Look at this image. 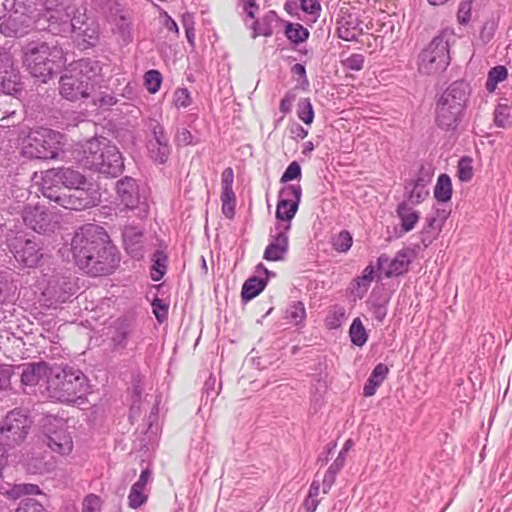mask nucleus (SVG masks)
<instances>
[{"label": "nucleus", "instance_id": "nucleus-1", "mask_svg": "<svg viewBox=\"0 0 512 512\" xmlns=\"http://www.w3.org/2000/svg\"><path fill=\"white\" fill-rule=\"evenodd\" d=\"M71 251L77 266L93 276L112 273L119 261L108 234L96 224H85L75 232Z\"/></svg>", "mask_w": 512, "mask_h": 512}, {"label": "nucleus", "instance_id": "nucleus-2", "mask_svg": "<svg viewBox=\"0 0 512 512\" xmlns=\"http://www.w3.org/2000/svg\"><path fill=\"white\" fill-rule=\"evenodd\" d=\"M47 29L55 35L73 32L81 49L94 47L99 41V25L94 20H89L84 13H80L72 1L61 16L51 14Z\"/></svg>", "mask_w": 512, "mask_h": 512}, {"label": "nucleus", "instance_id": "nucleus-3", "mask_svg": "<svg viewBox=\"0 0 512 512\" xmlns=\"http://www.w3.org/2000/svg\"><path fill=\"white\" fill-rule=\"evenodd\" d=\"M23 64L33 77L46 83L62 70L66 58L62 47L57 44L32 42L24 48Z\"/></svg>", "mask_w": 512, "mask_h": 512}, {"label": "nucleus", "instance_id": "nucleus-4", "mask_svg": "<svg viewBox=\"0 0 512 512\" xmlns=\"http://www.w3.org/2000/svg\"><path fill=\"white\" fill-rule=\"evenodd\" d=\"M48 374L46 391L51 399L62 403H76L89 392L88 378L79 369L70 366L52 367Z\"/></svg>", "mask_w": 512, "mask_h": 512}, {"label": "nucleus", "instance_id": "nucleus-5", "mask_svg": "<svg viewBox=\"0 0 512 512\" xmlns=\"http://www.w3.org/2000/svg\"><path fill=\"white\" fill-rule=\"evenodd\" d=\"M71 0H14L9 23L15 33L24 34L43 15L49 22L51 14L61 16Z\"/></svg>", "mask_w": 512, "mask_h": 512}, {"label": "nucleus", "instance_id": "nucleus-6", "mask_svg": "<svg viewBox=\"0 0 512 512\" xmlns=\"http://www.w3.org/2000/svg\"><path fill=\"white\" fill-rule=\"evenodd\" d=\"M83 152L85 165L90 169L110 177H117L123 172L122 155L106 138L90 139Z\"/></svg>", "mask_w": 512, "mask_h": 512}, {"label": "nucleus", "instance_id": "nucleus-7", "mask_svg": "<svg viewBox=\"0 0 512 512\" xmlns=\"http://www.w3.org/2000/svg\"><path fill=\"white\" fill-rule=\"evenodd\" d=\"M63 135L49 128L31 130L23 141L22 154L30 159H55L62 150Z\"/></svg>", "mask_w": 512, "mask_h": 512}, {"label": "nucleus", "instance_id": "nucleus-8", "mask_svg": "<svg viewBox=\"0 0 512 512\" xmlns=\"http://www.w3.org/2000/svg\"><path fill=\"white\" fill-rule=\"evenodd\" d=\"M31 424L29 416L21 409L8 412L0 422V448H4L7 461L12 456L11 451L26 439Z\"/></svg>", "mask_w": 512, "mask_h": 512}, {"label": "nucleus", "instance_id": "nucleus-9", "mask_svg": "<svg viewBox=\"0 0 512 512\" xmlns=\"http://www.w3.org/2000/svg\"><path fill=\"white\" fill-rule=\"evenodd\" d=\"M449 63V42L445 35H439L419 54L418 71L425 75H437L443 72Z\"/></svg>", "mask_w": 512, "mask_h": 512}, {"label": "nucleus", "instance_id": "nucleus-10", "mask_svg": "<svg viewBox=\"0 0 512 512\" xmlns=\"http://www.w3.org/2000/svg\"><path fill=\"white\" fill-rule=\"evenodd\" d=\"M42 181L45 197H54L55 187L63 186L71 190L92 183L85 175L72 167L48 169L45 171Z\"/></svg>", "mask_w": 512, "mask_h": 512}, {"label": "nucleus", "instance_id": "nucleus-11", "mask_svg": "<svg viewBox=\"0 0 512 512\" xmlns=\"http://www.w3.org/2000/svg\"><path fill=\"white\" fill-rule=\"evenodd\" d=\"M8 247L23 267H36L43 257V243L35 236L17 235L9 240Z\"/></svg>", "mask_w": 512, "mask_h": 512}, {"label": "nucleus", "instance_id": "nucleus-12", "mask_svg": "<svg viewBox=\"0 0 512 512\" xmlns=\"http://www.w3.org/2000/svg\"><path fill=\"white\" fill-rule=\"evenodd\" d=\"M65 209L81 211L95 206L98 202V192L93 183L71 189L69 193H54L47 197Z\"/></svg>", "mask_w": 512, "mask_h": 512}, {"label": "nucleus", "instance_id": "nucleus-13", "mask_svg": "<svg viewBox=\"0 0 512 512\" xmlns=\"http://www.w3.org/2000/svg\"><path fill=\"white\" fill-rule=\"evenodd\" d=\"M44 442L55 453L69 455L73 449V440L68 433L65 423L56 418L48 419L44 425Z\"/></svg>", "mask_w": 512, "mask_h": 512}, {"label": "nucleus", "instance_id": "nucleus-14", "mask_svg": "<svg viewBox=\"0 0 512 512\" xmlns=\"http://www.w3.org/2000/svg\"><path fill=\"white\" fill-rule=\"evenodd\" d=\"M302 196V188L299 184L284 186L279 193L276 207L277 224H290L294 218Z\"/></svg>", "mask_w": 512, "mask_h": 512}, {"label": "nucleus", "instance_id": "nucleus-15", "mask_svg": "<svg viewBox=\"0 0 512 512\" xmlns=\"http://www.w3.org/2000/svg\"><path fill=\"white\" fill-rule=\"evenodd\" d=\"M22 218L26 226L38 233L52 231L55 227V215L44 205H28L24 208Z\"/></svg>", "mask_w": 512, "mask_h": 512}, {"label": "nucleus", "instance_id": "nucleus-16", "mask_svg": "<svg viewBox=\"0 0 512 512\" xmlns=\"http://www.w3.org/2000/svg\"><path fill=\"white\" fill-rule=\"evenodd\" d=\"M60 94L69 101H77L90 96L93 88L87 81L77 76L70 69L60 78Z\"/></svg>", "mask_w": 512, "mask_h": 512}, {"label": "nucleus", "instance_id": "nucleus-17", "mask_svg": "<svg viewBox=\"0 0 512 512\" xmlns=\"http://www.w3.org/2000/svg\"><path fill=\"white\" fill-rule=\"evenodd\" d=\"M152 138L148 141V152L150 157L160 164H164L170 155L171 147L169 139L161 124L155 122L150 125Z\"/></svg>", "mask_w": 512, "mask_h": 512}, {"label": "nucleus", "instance_id": "nucleus-18", "mask_svg": "<svg viewBox=\"0 0 512 512\" xmlns=\"http://www.w3.org/2000/svg\"><path fill=\"white\" fill-rule=\"evenodd\" d=\"M290 224H276V234L272 236V240L267 245L263 258L267 261H281L284 259L289 246L288 231Z\"/></svg>", "mask_w": 512, "mask_h": 512}, {"label": "nucleus", "instance_id": "nucleus-19", "mask_svg": "<svg viewBox=\"0 0 512 512\" xmlns=\"http://www.w3.org/2000/svg\"><path fill=\"white\" fill-rule=\"evenodd\" d=\"M469 85L464 81L453 82L440 96L437 104L454 107V110L464 111L469 95Z\"/></svg>", "mask_w": 512, "mask_h": 512}, {"label": "nucleus", "instance_id": "nucleus-20", "mask_svg": "<svg viewBox=\"0 0 512 512\" xmlns=\"http://www.w3.org/2000/svg\"><path fill=\"white\" fill-rule=\"evenodd\" d=\"M411 254L412 251L409 248L397 252L393 259H390L386 254H382L378 258V267L385 270V276L388 278L402 275L408 270L411 263Z\"/></svg>", "mask_w": 512, "mask_h": 512}, {"label": "nucleus", "instance_id": "nucleus-21", "mask_svg": "<svg viewBox=\"0 0 512 512\" xmlns=\"http://www.w3.org/2000/svg\"><path fill=\"white\" fill-rule=\"evenodd\" d=\"M110 341L114 351H123L128 347L129 339L135 331V322L128 317H120L111 326Z\"/></svg>", "mask_w": 512, "mask_h": 512}, {"label": "nucleus", "instance_id": "nucleus-22", "mask_svg": "<svg viewBox=\"0 0 512 512\" xmlns=\"http://www.w3.org/2000/svg\"><path fill=\"white\" fill-rule=\"evenodd\" d=\"M76 292L75 284L66 276H56L51 279L44 295L55 303H64Z\"/></svg>", "mask_w": 512, "mask_h": 512}, {"label": "nucleus", "instance_id": "nucleus-23", "mask_svg": "<svg viewBox=\"0 0 512 512\" xmlns=\"http://www.w3.org/2000/svg\"><path fill=\"white\" fill-rule=\"evenodd\" d=\"M117 195L120 203L127 209H135L140 203L139 189L136 180L124 177L116 184Z\"/></svg>", "mask_w": 512, "mask_h": 512}, {"label": "nucleus", "instance_id": "nucleus-24", "mask_svg": "<svg viewBox=\"0 0 512 512\" xmlns=\"http://www.w3.org/2000/svg\"><path fill=\"white\" fill-rule=\"evenodd\" d=\"M70 70L82 78L83 81H87L94 89L95 79L100 75L102 68L98 61L83 58L72 64Z\"/></svg>", "mask_w": 512, "mask_h": 512}, {"label": "nucleus", "instance_id": "nucleus-25", "mask_svg": "<svg viewBox=\"0 0 512 512\" xmlns=\"http://www.w3.org/2000/svg\"><path fill=\"white\" fill-rule=\"evenodd\" d=\"M337 23V34L342 40L355 41L362 34L361 21L355 15L342 16Z\"/></svg>", "mask_w": 512, "mask_h": 512}, {"label": "nucleus", "instance_id": "nucleus-26", "mask_svg": "<svg viewBox=\"0 0 512 512\" xmlns=\"http://www.w3.org/2000/svg\"><path fill=\"white\" fill-rule=\"evenodd\" d=\"M454 107H446L437 104L436 123L439 128L446 131L455 130L461 122L462 111L453 110Z\"/></svg>", "mask_w": 512, "mask_h": 512}, {"label": "nucleus", "instance_id": "nucleus-27", "mask_svg": "<svg viewBox=\"0 0 512 512\" xmlns=\"http://www.w3.org/2000/svg\"><path fill=\"white\" fill-rule=\"evenodd\" d=\"M51 369L52 367H48L44 362L25 364L21 372V382L27 386H34L43 377H46L48 380V373H50Z\"/></svg>", "mask_w": 512, "mask_h": 512}, {"label": "nucleus", "instance_id": "nucleus-28", "mask_svg": "<svg viewBox=\"0 0 512 512\" xmlns=\"http://www.w3.org/2000/svg\"><path fill=\"white\" fill-rule=\"evenodd\" d=\"M142 237V229L137 226L126 225L123 228V244L128 254L131 256H137L140 254L142 248Z\"/></svg>", "mask_w": 512, "mask_h": 512}, {"label": "nucleus", "instance_id": "nucleus-29", "mask_svg": "<svg viewBox=\"0 0 512 512\" xmlns=\"http://www.w3.org/2000/svg\"><path fill=\"white\" fill-rule=\"evenodd\" d=\"M388 373L389 368L385 364H377L363 387V395L365 397L373 396L376 393L377 388L380 387L386 379Z\"/></svg>", "mask_w": 512, "mask_h": 512}, {"label": "nucleus", "instance_id": "nucleus-30", "mask_svg": "<svg viewBox=\"0 0 512 512\" xmlns=\"http://www.w3.org/2000/svg\"><path fill=\"white\" fill-rule=\"evenodd\" d=\"M21 90V76L14 67L10 70L0 72V91L5 94H15Z\"/></svg>", "mask_w": 512, "mask_h": 512}, {"label": "nucleus", "instance_id": "nucleus-31", "mask_svg": "<svg viewBox=\"0 0 512 512\" xmlns=\"http://www.w3.org/2000/svg\"><path fill=\"white\" fill-rule=\"evenodd\" d=\"M280 19L275 11H268L263 18L255 20L251 26L253 33L252 38L255 39L259 35L270 37L273 34V23L279 22Z\"/></svg>", "mask_w": 512, "mask_h": 512}, {"label": "nucleus", "instance_id": "nucleus-32", "mask_svg": "<svg viewBox=\"0 0 512 512\" xmlns=\"http://www.w3.org/2000/svg\"><path fill=\"white\" fill-rule=\"evenodd\" d=\"M397 215L401 220V229L405 233L414 229L419 221V213L406 202H402L398 205Z\"/></svg>", "mask_w": 512, "mask_h": 512}, {"label": "nucleus", "instance_id": "nucleus-33", "mask_svg": "<svg viewBox=\"0 0 512 512\" xmlns=\"http://www.w3.org/2000/svg\"><path fill=\"white\" fill-rule=\"evenodd\" d=\"M267 285V279L252 276L248 278L241 291V297L244 302L250 301L259 295Z\"/></svg>", "mask_w": 512, "mask_h": 512}, {"label": "nucleus", "instance_id": "nucleus-34", "mask_svg": "<svg viewBox=\"0 0 512 512\" xmlns=\"http://www.w3.org/2000/svg\"><path fill=\"white\" fill-rule=\"evenodd\" d=\"M25 467L28 473L44 474L53 469V463L47 461L41 453H33L27 458Z\"/></svg>", "mask_w": 512, "mask_h": 512}, {"label": "nucleus", "instance_id": "nucleus-35", "mask_svg": "<svg viewBox=\"0 0 512 512\" xmlns=\"http://www.w3.org/2000/svg\"><path fill=\"white\" fill-rule=\"evenodd\" d=\"M452 196V182L448 174H440L434 187V197L438 202H448Z\"/></svg>", "mask_w": 512, "mask_h": 512}, {"label": "nucleus", "instance_id": "nucleus-36", "mask_svg": "<svg viewBox=\"0 0 512 512\" xmlns=\"http://www.w3.org/2000/svg\"><path fill=\"white\" fill-rule=\"evenodd\" d=\"M168 256L163 250H156L152 255L151 278L160 281L167 271Z\"/></svg>", "mask_w": 512, "mask_h": 512}, {"label": "nucleus", "instance_id": "nucleus-37", "mask_svg": "<svg viewBox=\"0 0 512 512\" xmlns=\"http://www.w3.org/2000/svg\"><path fill=\"white\" fill-rule=\"evenodd\" d=\"M285 319L295 326H303L306 319L304 303L301 301L291 303L286 309Z\"/></svg>", "mask_w": 512, "mask_h": 512}, {"label": "nucleus", "instance_id": "nucleus-38", "mask_svg": "<svg viewBox=\"0 0 512 512\" xmlns=\"http://www.w3.org/2000/svg\"><path fill=\"white\" fill-rule=\"evenodd\" d=\"M286 37L294 44L305 42L309 38V31L299 23L287 22L285 26Z\"/></svg>", "mask_w": 512, "mask_h": 512}, {"label": "nucleus", "instance_id": "nucleus-39", "mask_svg": "<svg viewBox=\"0 0 512 512\" xmlns=\"http://www.w3.org/2000/svg\"><path fill=\"white\" fill-rule=\"evenodd\" d=\"M320 482L318 480H313L308 494L303 502V507L307 512H315L319 503H320Z\"/></svg>", "mask_w": 512, "mask_h": 512}, {"label": "nucleus", "instance_id": "nucleus-40", "mask_svg": "<svg viewBox=\"0 0 512 512\" xmlns=\"http://www.w3.org/2000/svg\"><path fill=\"white\" fill-rule=\"evenodd\" d=\"M349 335L351 342L358 347H362L367 342L368 335L360 318L353 320L349 329Z\"/></svg>", "mask_w": 512, "mask_h": 512}, {"label": "nucleus", "instance_id": "nucleus-41", "mask_svg": "<svg viewBox=\"0 0 512 512\" xmlns=\"http://www.w3.org/2000/svg\"><path fill=\"white\" fill-rule=\"evenodd\" d=\"M148 494L146 488H143L137 483H134L131 487L128 495V505L132 509H137L146 503Z\"/></svg>", "mask_w": 512, "mask_h": 512}, {"label": "nucleus", "instance_id": "nucleus-42", "mask_svg": "<svg viewBox=\"0 0 512 512\" xmlns=\"http://www.w3.org/2000/svg\"><path fill=\"white\" fill-rule=\"evenodd\" d=\"M346 311L343 306L340 305H334L330 309L326 319L325 323L326 326L330 329H336L341 326L343 320L345 319Z\"/></svg>", "mask_w": 512, "mask_h": 512}, {"label": "nucleus", "instance_id": "nucleus-43", "mask_svg": "<svg viewBox=\"0 0 512 512\" xmlns=\"http://www.w3.org/2000/svg\"><path fill=\"white\" fill-rule=\"evenodd\" d=\"M508 72L505 66H495L489 73L486 82V88L488 91H494L497 84L504 81L507 78Z\"/></svg>", "mask_w": 512, "mask_h": 512}, {"label": "nucleus", "instance_id": "nucleus-44", "mask_svg": "<svg viewBox=\"0 0 512 512\" xmlns=\"http://www.w3.org/2000/svg\"><path fill=\"white\" fill-rule=\"evenodd\" d=\"M115 30L125 43L132 41L131 21L125 15L116 18Z\"/></svg>", "mask_w": 512, "mask_h": 512}, {"label": "nucleus", "instance_id": "nucleus-45", "mask_svg": "<svg viewBox=\"0 0 512 512\" xmlns=\"http://www.w3.org/2000/svg\"><path fill=\"white\" fill-rule=\"evenodd\" d=\"M297 115L305 124L310 125L314 120V110L309 98L300 99L297 105Z\"/></svg>", "mask_w": 512, "mask_h": 512}, {"label": "nucleus", "instance_id": "nucleus-46", "mask_svg": "<svg viewBox=\"0 0 512 512\" xmlns=\"http://www.w3.org/2000/svg\"><path fill=\"white\" fill-rule=\"evenodd\" d=\"M352 243V235L346 230H342L332 237V246L338 252H347L351 248Z\"/></svg>", "mask_w": 512, "mask_h": 512}, {"label": "nucleus", "instance_id": "nucleus-47", "mask_svg": "<svg viewBox=\"0 0 512 512\" xmlns=\"http://www.w3.org/2000/svg\"><path fill=\"white\" fill-rule=\"evenodd\" d=\"M145 86L150 93L159 91L162 83V75L158 70H149L144 75Z\"/></svg>", "mask_w": 512, "mask_h": 512}, {"label": "nucleus", "instance_id": "nucleus-48", "mask_svg": "<svg viewBox=\"0 0 512 512\" xmlns=\"http://www.w3.org/2000/svg\"><path fill=\"white\" fill-rule=\"evenodd\" d=\"M458 178L462 182H468L473 177L472 159L470 157H462L458 162Z\"/></svg>", "mask_w": 512, "mask_h": 512}, {"label": "nucleus", "instance_id": "nucleus-49", "mask_svg": "<svg viewBox=\"0 0 512 512\" xmlns=\"http://www.w3.org/2000/svg\"><path fill=\"white\" fill-rule=\"evenodd\" d=\"M387 300H379V301H371L370 302V312L374 319L378 322H382L387 315Z\"/></svg>", "mask_w": 512, "mask_h": 512}, {"label": "nucleus", "instance_id": "nucleus-50", "mask_svg": "<svg viewBox=\"0 0 512 512\" xmlns=\"http://www.w3.org/2000/svg\"><path fill=\"white\" fill-rule=\"evenodd\" d=\"M301 178V167L298 162H291L280 178L281 183H287Z\"/></svg>", "mask_w": 512, "mask_h": 512}, {"label": "nucleus", "instance_id": "nucleus-51", "mask_svg": "<svg viewBox=\"0 0 512 512\" xmlns=\"http://www.w3.org/2000/svg\"><path fill=\"white\" fill-rule=\"evenodd\" d=\"M16 512H47L41 503L32 498H25L20 503Z\"/></svg>", "mask_w": 512, "mask_h": 512}, {"label": "nucleus", "instance_id": "nucleus-52", "mask_svg": "<svg viewBox=\"0 0 512 512\" xmlns=\"http://www.w3.org/2000/svg\"><path fill=\"white\" fill-rule=\"evenodd\" d=\"M168 304L159 298L152 301V310L159 323L164 322L168 317Z\"/></svg>", "mask_w": 512, "mask_h": 512}, {"label": "nucleus", "instance_id": "nucleus-53", "mask_svg": "<svg viewBox=\"0 0 512 512\" xmlns=\"http://www.w3.org/2000/svg\"><path fill=\"white\" fill-rule=\"evenodd\" d=\"M102 501L95 494L87 495L82 503V512H100Z\"/></svg>", "mask_w": 512, "mask_h": 512}, {"label": "nucleus", "instance_id": "nucleus-54", "mask_svg": "<svg viewBox=\"0 0 512 512\" xmlns=\"http://www.w3.org/2000/svg\"><path fill=\"white\" fill-rule=\"evenodd\" d=\"M174 104L177 108H186L191 104V96L187 88L176 89L174 92Z\"/></svg>", "mask_w": 512, "mask_h": 512}, {"label": "nucleus", "instance_id": "nucleus-55", "mask_svg": "<svg viewBox=\"0 0 512 512\" xmlns=\"http://www.w3.org/2000/svg\"><path fill=\"white\" fill-rule=\"evenodd\" d=\"M509 115L510 108L505 104H499L494 111V122L496 126L505 127Z\"/></svg>", "mask_w": 512, "mask_h": 512}, {"label": "nucleus", "instance_id": "nucleus-56", "mask_svg": "<svg viewBox=\"0 0 512 512\" xmlns=\"http://www.w3.org/2000/svg\"><path fill=\"white\" fill-rule=\"evenodd\" d=\"M472 10V2H461L457 12V20L461 25H465L470 21Z\"/></svg>", "mask_w": 512, "mask_h": 512}, {"label": "nucleus", "instance_id": "nucleus-57", "mask_svg": "<svg viewBox=\"0 0 512 512\" xmlns=\"http://www.w3.org/2000/svg\"><path fill=\"white\" fill-rule=\"evenodd\" d=\"M300 7L303 12L308 13L315 18L319 17L321 5L318 0H301Z\"/></svg>", "mask_w": 512, "mask_h": 512}, {"label": "nucleus", "instance_id": "nucleus-58", "mask_svg": "<svg viewBox=\"0 0 512 512\" xmlns=\"http://www.w3.org/2000/svg\"><path fill=\"white\" fill-rule=\"evenodd\" d=\"M427 195L428 192L417 182L409 192L408 200L413 204H418L422 202Z\"/></svg>", "mask_w": 512, "mask_h": 512}, {"label": "nucleus", "instance_id": "nucleus-59", "mask_svg": "<svg viewBox=\"0 0 512 512\" xmlns=\"http://www.w3.org/2000/svg\"><path fill=\"white\" fill-rule=\"evenodd\" d=\"M343 65L350 70L359 71L363 68L364 56L362 54H352L343 60Z\"/></svg>", "mask_w": 512, "mask_h": 512}, {"label": "nucleus", "instance_id": "nucleus-60", "mask_svg": "<svg viewBox=\"0 0 512 512\" xmlns=\"http://www.w3.org/2000/svg\"><path fill=\"white\" fill-rule=\"evenodd\" d=\"M296 99V94L293 91H288L280 101L279 110L283 115L291 112L293 103Z\"/></svg>", "mask_w": 512, "mask_h": 512}, {"label": "nucleus", "instance_id": "nucleus-61", "mask_svg": "<svg viewBox=\"0 0 512 512\" xmlns=\"http://www.w3.org/2000/svg\"><path fill=\"white\" fill-rule=\"evenodd\" d=\"M203 395H205L207 399L211 398L212 400H214L218 395V390L216 389V378L213 375H210L205 381Z\"/></svg>", "mask_w": 512, "mask_h": 512}, {"label": "nucleus", "instance_id": "nucleus-62", "mask_svg": "<svg viewBox=\"0 0 512 512\" xmlns=\"http://www.w3.org/2000/svg\"><path fill=\"white\" fill-rule=\"evenodd\" d=\"M337 473L338 472L335 471L334 469H332L330 467L328 468V470L326 471V473L323 477V480H322L323 494H327L330 491V489L332 488V486L335 483Z\"/></svg>", "mask_w": 512, "mask_h": 512}, {"label": "nucleus", "instance_id": "nucleus-63", "mask_svg": "<svg viewBox=\"0 0 512 512\" xmlns=\"http://www.w3.org/2000/svg\"><path fill=\"white\" fill-rule=\"evenodd\" d=\"M239 3L242 5L243 11L247 17L251 19L256 18V14L259 10L256 0H239Z\"/></svg>", "mask_w": 512, "mask_h": 512}, {"label": "nucleus", "instance_id": "nucleus-64", "mask_svg": "<svg viewBox=\"0 0 512 512\" xmlns=\"http://www.w3.org/2000/svg\"><path fill=\"white\" fill-rule=\"evenodd\" d=\"M14 68L12 55L7 51H0V72Z\"/></svg>", "mask_w": 512, "mask_h": 512}]
</instances>
